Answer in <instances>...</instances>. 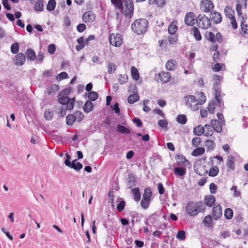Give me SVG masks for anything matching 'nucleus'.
I'll use <instances>...</instances> for the list:
<instances>
[{
  "label": "nucleus",
  "instance_id": "36",
  "mask_svg": "<svg viewBox=\"0 0 248 248\" xmlns=\"http://www.w3.org/2000/svg\"><path fill=\"white\" fill-rule=\"evenodd\" d=\"M131 77L133 79L138 80L140 78V74L137 68L133 66L131 68Z\"/></svg>",
  "mask_w": 248,
  "mask_h": 248
},
{
  "label": "nucleus",
  "instance_id": "19",
  "mask_svg": "<svg viewBox=\"0 0 248 248\" xmlns=\"http://www.w3.org/2000/svg\"><path fill=\"white\" fill-rule=\"evenodd\" d=\"M116 130L118 133L121 134L128 135L131 133L130 128L120 124H117Z\"/></svg>",
  "mask_w": 248,
  "mask_h": 248
},
{
  "label": "nucleus",
  "instance_id": "37",
  "mask_svg": "<svg viewBox=\"0 0 248 248\" xmlns=\"http://www.w3.org/2000/svg\"><path fill=\"white\" fill-rule=\"evenodd\" d=\"M204 126L202 127L201 125H198L197 127H195L193 129V133L195 135L201 136L202 134L204 135Z\"/></svg>",
  "mask_w": 248,
  "mask_h": 248
},
{
  "label": "nucleus",
  "instance_id": "61",
  "mask_svg": "<svg viewBox=\"0 0 248 248\" xmlns=\"http://www.w3.org/2000/svg\"><path fill=\"white\" fill-rule=\"evenodd\" d=\"M176 238L180 240H184L186 238V232L184 230H180L177 232Z\"/></svg>",
  "mask_w": 248,
  "mask_h": 248
},
{
  "label": "nucleus",
  "instance_id": "52",
  "mask_svg": "<svg viewBox=\"0 0 248 248\" xmlns=\"http://www.w3.org/2000/svg\"><path fill=\"white\" fill-rule=\"evenodd\" d=\"M151 202V200L148 199H145V200L144 199L142 198L140 202L141 207L144 209H147L149 207Z\"/></svg>",
  "mask_w": 248,
  "mask_h": 248
},
{
  "label": "nucleus",
  "instance_id": "3",
  "mask_svg": "<svg viewBox=\"0 0 248 248\" xmlns=\"http://www.w3.org/2000/svg\"><path fill=\"white\" fill-rule=\"evenodd\" d=\"M57 97L59 103L62 105H66V109L68 110H71L73 109L76 101L75 97L70 98L69 97L63 94L60 96H59L58 94Z\"/></svg>",
  "mask_w": 248,
  "mask_h": 248
},
{
  "label": "nucleus",
  "instance_id": "29",
  "mask_svg": "<svg viewBox=\"0 0 248 248\" xmlns=\"http://www.w3.org/2000/svg\"><path fill=\"white\" fill-rule=\"evenodd\" d=\"M44 0H38L34 4V9L36 11L41 12L44 10Z\"/></svg>",
  "mask_w": 248,
  "mask_h": 248
},
{
  "label": "nucleus",
  "instance_id": "6",
  "mask_svg": "<svg viewBox=\"0 0 248 248\" xmlns=\"http://www.w3.org/2000/svg\"><path fill=\"white\" fill-rule=\"evenodd\" d=\"M109 41L110 45L116 47H119L123 43V38L119 33L116 34L112 33L109 35Z\"/></svg>",
  "mask_w": 248,
  "mask_h": 248
},
{
  "label": "nucleus",
  "instance_id": "30",
  "mask_svg": "<svg viewBox=\"0 0 248 248\" xmlns=\"http://www.w3.org/2000/svg\"><path fill=\"white\" fill-rule=\"evenodd\" d=\"M235 160V159L233 156L232 155H229L227 158V161L226 163L227 167L231 169L232 170H234Z\"/></svg>",
  "mask_w": 248,
  "mask_h": 248
},
{
  "label": "nucleus",
  "instance_id": "23",
  "mask_svg": "<svg viewBox=\"0 0 248 248\" xmlns=\"http://www.w3.org/2000/svg\"><path fill=\"white\" fill-rule=\"evenodd\" d=\"M213 79L215 81L213 89L214 92L221 91L220 88L219 87L220 84V77L218 75H215L213 77Z\"/></svg>",
  "mask_w": 248,
  "mask_h": 248
},
{
  "label": "nucleus",
  "instance_id": "48",
  "mask_svg": "<svg viewBox=\"0 0 248 248\" xmlns=\"http://www.w3.org/2000/svg\"><path fill=\"white\" fill-rule=\"evenodd\" d=\"M113 190L111 189L108 194V202H110L112 204V207H114V195L113 194Z\"/></svg>",
  "mask_w": 248,
  "mask_h": 248
},
{
  "label": "nucleus",
  "instance_id": "26",
  "mask_svg": "<svg viewBox=\"0 0 248 248\" xmlns=\"http://www.w3.org/2000/svg\"><path fill=\"white\" fill-rule=\"evenodd\" d=\"M177 164L178 166H181L186 162L189 163V161L183 155H176Z\"/></svg>",
  "mask_w": 248,
  "mask_h": 248
},
{
  "label": "nucleus",
  "instance_id": "25",
  "mask_svg": "<svg viewBox=\"0 0 248 248\" xmlns=\"http://www.w3.org/2000/svg\"><path fill=\"white\" fill-rule=\"evenodd\" d=\"M215 93V99L217 104V106L221 108V111H222V109L224 108V104L223 102H222V99L220 98L221 97V91L214 92Z\"/></svg>",
  "mask_w": 248,
  "mask_h": 248
},
{
  "label": "nucleus",
  "instance_id": "13",
  "mask_svg": "<svg viewBox=\"0 0 248 248\" xmlns=\"http://www.w3.org/2000/svg\"><path fill=\"white\" fill-rule=\"evenodd\" d=\"M210 125L212 126V129L217 133H221L222 130L221 124L217 119H212L211 121Z\"/></svg>",
  "mask_w": 248,
  "mask_h": 248
},
{
  "label": "nucleus",
  "instance_id": "55",
  "mask_svg": "<svg viewBox=\"0 0 248 248\" xmlns=\"http://www.w3.org/2000/svg\"><path fill=\"white\" fill-rule=\"evenodd\" d=\"M204 127L207 129V131L204 134L206 137L211 136L213 134L214 129H212V126L209 124H206Z\"/></svg>",
  "mask_w": 248,
  "mask_h": 248
},
{
  "label": "nucleus",
  "instance_id": "1",
  "mask_svg": "<svg viewBox=\"0 0 248 248\" xmlns=\"http://www.w3.org/2000/svg\"><path fill=\"white\" fill-rule=\"evenodd\" d=\"M149 26L148 21L146 18H139L135 20L131 24L132 31L138 35L145 33Z\"/></svg>",
  "mask_w": 248,
  "mask_h": 248
},
{
  "label": "nucleus",
  "instance_id": "12",
  "mask_svg": "<svg viewBox=\"0 0 248 248\" xmlns=\"http://www.w3.org/2000/svg\"><path fill=\"white\" fill-rule=\"evenodd\" d=\"M158 78L160 79L162 83H165L170 80L171 74L168 72H162L158 74Z\"/></svg>",
  "mask_w": 248,
  "mask_h": 248
},
{
  "label": "nucleus",
  "instance_id": "54",
  "mask_svg": "<svg viewBox=\"0 0 248 248\" xmlns=\"http://www.w3.org/2000/svg\"><path fill=\"white\" fill-rule=\"evenodd\" d=\"M111 3L113 4L116 8L121 10V12L124 11L123 0L112 1Z\"/></svg>",
  "mask_w": 248,
  "mask_h": 248
},
{
  "label": "nucleus",
  "instance_id": "56",
  "mask_svg": "<svg viewBox=\"0 0 248 248\" xmlns=\"http://www.w3.org/2000/svg\"><path fill=\"white\" fill-rule=\"evenodd\" d=\"M242 21L241 22L240 26L241 29L243 31L244 33L246 34H248V26L247 24H245V20L244 19V17H242Z\"/></svg>",
  "mask_w": 248,
  "mask_h": 248
},
{
  "label": "nucleus",
  "instance_id": "9",
  "mask_svg": "<svg viewBox=\"0 0 248 248\" xmlns=\"http://www.w3.org/2000/svg\"><path fill=\"white\" fill-rule=\"evenodd\" d=\"M14 61L16 65L17 66L23 65L26 61V56L23 53L19 52L15 56Z\"/></svg>",
  "mask_w": 248,
  "mask_h": 248
},
{
  "label": "nucleus",
  "instance_id": "41",
  "mask_svg": "<svg viewBox=\"0 0 248 248\" xmlns=\"http://www.w3.org/2000/svg\"><path fill=\"white\" fill-rule=\"evenodd\" d=\"M176 120L178 123L181 124H185L186 123L187 119L186 115L179 114L176 117Z\"/></svg>",
  "mask_w": 248,
  "mask_h": 248
},
{
  "label": "nucleus",
  "instance_id": "11",
  "mask_svg": "<svg viewBox=\"0 0 248 248\" xmlns=\"http://www.w3.org/2000/svg\"><path fill=\"white\" fill-rule=\"evenodd\" d=\"M210 19H213L215 24L220 23L222 21V16L221 14L218 12L212 11L211 12Z\"/></svg>",
  "mask_w": 248,
  "mask_h": 248
},
{
  "label": "nucleus",
  "instance_id": "31",
  "mask_svg": "<svg viewBox=\"0 0 248 248\" xmlns=\"http://www.w3.org/2000/svg\"><path fill=\"white\" fill-rule=\"evenodd\" d=\"M60 87L57 84H52L50 87L47 88L46 93L48 95L52 94L53 93H55L59 90Z\"/></svg>",
  "mask_w": 248,
  "mask_h": 248
},
{
  "label": "nucleus",
  "instance_id": "21",
  "mask_svg": "<svg viewBox=\"0 0 248 248\" xmlns=\"http://www.w3.org/2000/svg\"><path fill=\"white\" fill-rule=\"evenodd\" d=\"M184 167H175L174 169V172L175 174L178 176H184L186 174V166L184 165Z\"/></svg>",
  "mask_w": 248,
  "mask_h": 248
},
{
  "label": "nucleus",
  "instance_id": "24",
  "mask_svg": "<svg viewBox=\"0 0 248 248\" xmlns=\"http://www.w3.org/2000/svg\"><path fill=\"white\" fill-rule=\"evenodd\" d=\"M142 196V198L144 199L145 200V199H148L152 201L153 192L150 187L145 188Z\"/></svg>",
  "mask_w": 248,
  "mask_h": 248
},
{
  "label": "nucleus",
  "instance_id": "39",
  "mask_svg": "<svg viewBox=\"0 0 248 248\" xmlns=\"http://www.w3.org/2000/svg\"><path fill=\"white\" fill-rule=\"evenodd\" d=\"M212 216L210 215L205 217L203 220V223L207 227L210 228L213 226Z\"/></svg>",
  "mask_w": 248,
  "mask_h": 248
},
{
  "label": "nucleus",
  "instance_id": "46",
  "mask_svg": "<svg viewBox=\"0 0 248 248\" xmlns=\"http://www.w3.org/2000/svg\"><path fill=\"white\" fill-rule=\"evenodd\" d=\"M233 215V212L231 208H228L225 210L224 217L226 219L229 220L232 218Z\"/></svg>",
  "mask_w": 248,
  "mask_h": 248
},
{
  "label": "nucleus",
  "instance_id": "22",
  "mask_svg": "<svg viewBox=\"0 0 248 248\" xmlns=\"http://www.w3.org/2000/svg\"><path fill=\"white\" fill-rule=\"evenodd\" d=\"M205 19L206 22H207V27H210L211 25L210 19L209 17L206 16L205 15L201 16V15H199L197 18V26L199 27H200V21H202Z\"/></svg>",
  "mask_w": 248,
  "mask_h": 248
},
{
  "label": "nucleus",
  "instance_id": "62",
  "mask_svg": "<svg viewBox=\"0 0 248 248\" xmlns=\"http://www.w3.org/2000/svg\"><path fill=\"white\" fill-rule=\"evenodd\" d=\"M68 74L65 72H62L58 74L56 77L57 80H61L62 79H66L68 78Z\"/></svg>",
  "mask_w": 248,
  "mask_h": 248
},
{
  "label": "nucleus",
  "instance_id": "5",
  "mask_svg": "<svg viewBox=\"0 0 248 248\" xmlns=\"http://www.w3.org/2000/svg\"><path fill=\"white\" fill-rule=\"evenodd\" d=\"M125 9L122 12L126 17L131 18L134 12V4L132 0H124Z\"/></svg>",
  "mask_w": 248,
  "mask_h": 248
},
{
  "label": "nucleus",
  "instance_id": "33",
  "mask_svg": "<svg viewBox=\"0 0 248 248\" xmlns=\"http://www.w3.org/2000/svg\"><path fill=\"white\" fill-rule=\"evenodd\" d=\"M118 202L119 203L117 205V209L119 212H122L124 209L126 202L123 198L119 197L118 198Z\"/></svg>",
  "mask_w": 248,
  "mask_h": 248
},
{
  "label": "nucleus",
  "instance_id": "44",
  "mask_svg": "<svg viewBox=\"0 0 248 248\" xmlns=\"http://www.w3.org/2000/svg\"><path fill=\"white\" fill-rule=\"evenodd\" d=\"M192 30L195 39L198 41H201L202 39V36L199 29L196 27H194L192 28Z\"/></svg>",
  "mask_w": 248,
  "mask_h": 248
},
{
  "label": "nucleus",
  "instance_id": "32",
  "mask_svg": "<svg viewBox=\"0 0 248 248\" xmlns=\"http://www.w3.org/2000/svg\"><path fill=\"white\" fill-rule=\"evenodd\" d=\"M150 5L156 4L158 7H162L166 3V0H148Z\"/></svg>",
  "mask_w": 248,
  "mask_h": 248
},
{
  "label": "nucleus",
  "instance_id": "10",
  "mask_svg": "<svg viewBox=\"0 0 248 248\" xmlns=\"http://www.w3.org/2000/svg\"><path fill=\"white\" fill-rule=\"evenodd\" d=\"M222 215V208L221 206L218 204L213 208L212 216L215 220L219 219Z\"/></svg>",
  "mask_w": 248,
  "mask_h": 248
},
{
  "label": "nucleus",
  "instance_id": "50",
  "mask_svg": "<svg viewBox=\"0 0 248 248\" xmlns=\"http://www.w3.org/2000/svg\"><path fill=\"white\" fill-rule=\"evenodd\" d=\"M53 114V111L50 109H46L44 113L45 119L48 121L52 120Z\"/></svg>",
  "mask_w": 248,
  "mask_h": 248
},
{
  "label": "nucleus",
  "instance_id": "16",
  "mask_svg": "<svg viewBox=\"0 0 248 248\" xmlns=\"http://www.w3.org/2000/svg\"><path fill=\"white\" fill-rule=\"evenodd\" d=\"M25 56L27 57L28 60L33 61L36 58L35 51L31 48H28L25 52Z\"/></svg>",
  "mask_w": 248,
  "mask_h": 248
},
{
  "label": "nucleus",
  "instance_id": "28",
  "mask_svg": "<svg viewBox=\"0 0 248 248\" xmlns=\"http://www.w3.org/2000/svg\"><path fill=\"white\" fill-rule=\"evenodd\" d=\"M83 108L85 112L89 113L93 110V104L91 101L87 100L84 105Z\"/></svg>",
  "mask_w": 248,
  "mask_h": 248
},
{
  "label": "nucleus",
  "instance_id": "40",
  "mask_svg": "<svg viewBox=\"0 0 248 248\" xmlns=\"http://www.w3.org/2000/svg\"><path fill=\"white\" fill-rule=\"evenodd\" d=\"M205 152V149L203 147H196L192 152V155L194 156H198L203 154Z\"/></svg>",
  "mask_w": 248,
  "mask_h": 248
},
{
  "label": "nucleus",
  "instance_id": "51",
  "mask_svg": "<svg viewBox=\"0 0 248 248\" xmlns=\"http://www.w3.org/2000/svg\"><path fill=\"white\" fill-rule=\"evenodd\" d=\"M19 46L17 42L14 43L11 46V51L13 54L18 53Z\"/></svg>",
  "mask_w": 248,
  "mask_h": 248
},
{
  "label": "nucleus",
  "instance_id": "2",
  "mask_svg": "<svg viewBox=\"0 0 248 248\" xmlns=\"http://www.w3.org/2000/svg\"><path fill=\"white\" fill-rule=\"evenodd\" d=\"M203 206L202 201L198 202H189L186 205V211L189 216L195 217L197 216L200 212H204L205 208H202Z\"/></svg>",
  "mask_w": 248,
  "mask_h": 248
},
{
  "label": "nucleus",
  "instance_id": "20",
  "mask_svg": "<svg viewBox=\"0 0 248 248\" xmlns=\"http://www.w3.org/2000/svg\"><path fill=\"white\" fill-rule=\"evenodd\" d=\"M137 179L135 176V175L133 173H130L128 175L127 183L129 185V188H131L132 187L136 186V185Z\"/></svg>",
  "mask_w": 248,
  "mask_h": 248
},
{
  "label": "nucleus",
  "instance_id": "17",
  "mask_svg": "<svg viewBox=\"0 0 248 248\" xmlns=\"http://www.w3.org/2000/svg\"><path fill=\"white\" fill-rule=\"evenodd\" d=\"M177 67V62L173 59L168 60L166 63V68L169 71H173L176 69Z\"/></svg>",
  "mask_w": 248,
  "mask_h": 248
},
{
  "label": "nucleus",
  "instance_id": "38",
  "mask_svg": "<svg viewBox=\"0 0 248 248\" xmlns=\"http://www.w3.org/2000/svg\"><path fill=\"white\" fill-rule=\"evenodd\" d=\"M76 120V117L75 114H69L66 116V122L68 125H73Z\"/></svg>",
  "mask_w": 248,
  "mask_h": 248
},
{
  "label": "nucleus",
  "instance_id": "42",
  "mask_svg": "<svg viewBox=\"0 0 248 248\" xmlns=\"http://www.w3.org/2000/svg\"><path fill=\"white\" fill-rule=\"evenodd\" d=\"M178 39V35L176 34H170V35L167 37V40L170 45L175 44L177 42Z\"/></svg>",
  "mask_w": 248,
  "mask_h": 248
},
{
  "label": "nucleus",
  "instance_id": "27",
  "mask_svg": "<svg viewBox=\"0 0 248 248\" xmlns=\"http://www.w3.org/2000/svg\"><path fill=\"white\" fill-rule=\"evenodd\" d=\"M177 21L173 20L169 26L168 32L169 34H176L178 28L177 26Z\"/></svg>",
  "mask_w": 248,
  "mask_h": 248
},
{
  "label": "nucleus",
  "instance_id": "8",
  "mask_svg": "<svg viewBox=\"0 0 248 248\" xmlns=\"http://www.w3.org/2000/svg\"><path fill=\"white\" fill-rule=\"evenodd\" d=\"M195 16L193 12L187 13L185 17V22L187 26H193L195 24Z\"/></svg>",
  "mask_w": 248,
  "mask_h": 248
},
{
  "label": "nucleus",
  "instance_id": "43",
  "mask_svg": "<svg viewBox=\"0 0 248 248\" xmlns=\"http://www.w3.org/2000/svg\"><path fill=\"white\" fill-rule=\"evenodd\" d=\"M56 2L55 0H49L46 4V10L49 11H54L56 8Z\"/></svg>",
  "mask_w": 248,
  "mask_h": 248
},
{
  "label": "nucleus",
  "instance_id": "57",
  "mask_svg": "<svg viewBox=\"0 0 248 248\" xmlns=\"http://www.w3.org/2000/svg\"><path fill=\"white\" fill-rule=\"evenodd\" d=\"M73 89L72 87H69L65 89H64L63 90H62V91H61L59 93V96H60L62 94H63V95H64L65 96H68V95H70L71 93L72 92Z\"/></svg>",
  "mask_w": 248,
  "mask_h": 248
},
{
  "label": "nucleus",
  "instance_id": "63",
  "mask_svg": "<svg viewBox=\"0 0 248 248\" xmlns=\"http://www.w3.org/2000/svg\"><path fill=\"white\" fill-rule=\"evenodd\" d=\"M128 92L133 93H138V90L136 84H131L129 85Z\"/></svg>",
  "mask_w": 248,
  "mask_h": 248
},
{
  "label": "nucleus",
  "instance_id": "47",
  "mask_svg": "<svg viewBox=\"0 0 248 248\" xmlns=\"http://www.w3.org/2000/svg\"><path fill=\"white\" fill-rule=\"evenodd\" d=\"M198 96L199 99L197 100V101L198 104L202 105L206 102V96L203 93L200 92L199 93Z\"/></svg>",
  "mask_w": 248,
  "mask_h": 248
},
{
  "label": "nucleus",
  "instance_id": "4",
  "mask_svg": "<svg viewBox=\"0 0 248 248\" xmlns=\"http://www.w3.org/2000/svg\"><path fill=\"white\" fill-rule=\"evenodd\" d=\"M66 159L64 160L65 165L70 168L73 169L76 171H79L83 167L82 164L79 162L77 161V159H74L72 162L70 160L71 155L68 154H65Z\"/></svg>",
  "mask_w": 248,
  "mask_h": 248
},
{
  "label": "nucleus",
  "instance_id": "45",
  "mask_svg": "<svg viewBox=\"0 0 248 248\" xmlns=\"http://www.w3.org/2000/svg\"><path fill=\"white\" fill-rule=\"evenodd\" d=\"M219 172V168L217 166H215L210 168L208 175L211 177H215L217 175Z\"/></svg>",
  "mask_w": 248,
  "mask_h": 248
},
{
  "label": "nucleus",
  "instance_id": "15",
  "mask_svg": "<svg viewBox=\"0 0 248 248\" xmlns=\"http://www.w3.org/2000/svg\"><path fill=\"white\" fill-rule=\"evenodd\" d=\"M131 193L132 194L133 198L134 201L137 202L140 201L141 198V193L139 187L132 188L131 190Z\"/></svg>",
  "mask_w": 248,
  "mask_h": 248
},
{
  "label": "nucleus",
  "instance_id": "59",
  "mask_svg": "<svg viewBox=\"0 0 248 248\" xmlns=\"http://www.w3.org/2000/svg\"><path fill=\"white\" fill-rule=\"evenodd\" d=\"M13 95L14 97H13V100L16 99V101H21L23 100L24 97V95L22 93H19L17 91L14 92Z\"/></svg>",
  "mask_w": 248,
  "mask_h": 248
},
{
  "label": "nucleus",
  "instance_id": "64",
  "mask_svg": "<svg viewBox=\"0 0 248 248\" xmlns=\"http://www.w3.org/2000/svg\"><path fill=\"white\" fill-rule=\"evenodd\" d=\"M128 80V76L126 75H119V78H118V81L121 84H124L126 83Z\"/></svg>",
  "mask_w": 248,
  "mask_h": 248
},
{
  "label": "nucleus",
  "instance_id": "7",
  "mask_svg": "<svg viewBox=\"0 0 248 248\" xmlns=\"http://www.w3.org/2000/svg\"><path fill=\"white\" fill-rule=\"evenodd\" d=\"M200 8L202 11L205 13H209L213 10L214 5L211 0H202L200 3Z\"/></svg>",
  "mask_w": 248,
  "mask_h": 248
},
{
  "label": "nucleus",
  "instance_id": "14",
  "mask_svg": "<svg viewBox=\"0 0 248 248\" xmlns=\"http://www.w3.org/2000/svg\"><path fill=\"white\" fill-rule=\"evenodd\" d=\"M95 15L91 11L85 13L82 16L83 20L85 22H93L95 20Z\"/></svg>",
  "mask_w": 248,
  "mask_h": 248
},
{
  "label": "nucleus",
  "instance_id": "53",
  "mask_svg": "<svg viewBox=\"0 0 248 248\" xmlns=\"http://www.w3.org/2000/svg\"><path fill=\"white\" fill-rule=\"evenodd\" d=\"M89 100L91 101H94L98 98V94L94 91L89 92L88 94Z\"/></svg>",
  "mask_w": 248,
  "mask_h": 248
},
{
  "label": "nucleus",
  "instance_id": "18",
  "mask_svg": "<svg viewBox=\"0 0 248 248\" xmlns=\"http://www.w3.org/2000/svg\"><path fill=\"white\" fill-rule=\"evenodd\" d=\"M204 202L206 205L209 207H212L215 204L216 202L215 197L213 195L205 196Z\"/></svg>",
  "mask_w": 248,
  "mask_h": 248
},
{
  "label": "nucleus",
  "instance_id": "58",
  "mask_svg": "<svg viewBox=\"0 0 248 248\" xmlns=\"http://www.w3.org/2000/svg\"><path fill=\"white\" fill-rule=\"evenodd\" d=\"M74 114L76 115V117L78 122L80 123L83 120L84 116L81 111L76 110L74 111Z\"/></svg>",
  "mask_w": 248,
  "mask_h": 248
},
{
  "label": "nucleus",
  "instance_id": "49",
  "mask_svg": "<svg viewBox=\"0 0 248 248\" xmlns=\"http://www.w3.org/2000/svg\"><path fill=\"white\" fill-rule=\"evenodd\" d=\"M107 67L108 72L109 74L114 73L117 69V66L116 64L113 62H109L108 64Z\"/></svg>",
  "mask_w": 248,
  "mask_h": 248
},
{
  "label": "nucleus",
  "instance_id": "34",
  "mask_svg": "<svg viewBox=\"0 0 248 248\" xmlns=\"http://www.w3.org/2000/svg\"><path fill=\"white\" fill-rule=\"evenodd\" d=\"M140 99V96L138 93H132L127 98V101L129 104H133L138 101Z\"/></svg>",
  "mask_w": 248,
  "mask_h": 248
},
{
  "label": "nucleus",
  "instance_id": "35",
  "mask_svg": "<svg viewBox=\"0 0 248 248\" xmlns=\"http://www.w3.org/2000/svg\"><path fill=\"white\" fill-rule=\"evenodd\" d=\"M205 145L207 151H212L214 150L215 147V143L214 140H207L205 141Z\"/></svg>",
  "mask_w": 248,
  "mask_h": 248
},
{
  "label": "nucleus",
  "instance_id": "60",
  "mask_svg": "<svg viewBox=\"0 0 248 248\" xmlns=\"http://www.w3.org/2000/svg\"><path fill=\"white\" fill-rule=\"evenodd\" d=\"M215 105L216 102L214 101H212V102L209 103L207 108L210 113L214 114L215 113Z\"/></svg>",
  "mask_w": 248,
  "mask_h": 248
}]
</instances>
